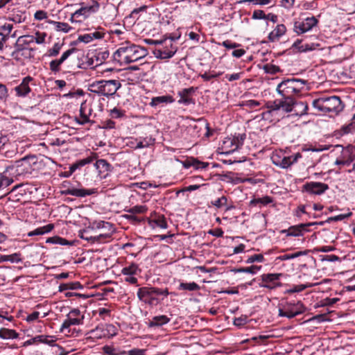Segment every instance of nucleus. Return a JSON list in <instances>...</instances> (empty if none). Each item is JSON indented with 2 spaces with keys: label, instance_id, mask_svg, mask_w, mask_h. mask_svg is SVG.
Instances as JSON below:
<instances>
[{
  "label": "nucleus",
  "instance_id": "f257e3e1",
  "mask_svg": "<svg viewBox=\"0 0 355 355\" xmlns=\"http://www.w3.org/2000/svg\"><path fill=\"white\" fill-rule=\"evenodd\" d=\"M147 55L145 48L135 44H127L125 46L119 47L114 53L113 58L115 61L123 64H130L136 62Z\"/></svg>",
  "mask_w": 355,
  "mask_h": 355
},
{
  "label": "nucleus",
  "instance_id": "f03ea898",
  "mask_svg": "<svg viewBox=\"0 0 355 355\" xmlns=\"http://www.w3.org/2000/svg\"><path fill=\"white\" fill-rule=\"evenodd\" d=\"M306 81L298 78H287L279 83L276 92L282 97H293L300 94L306 85Z\"/></svg>",
  "mask_w": 355,
  "mask_h": 355
},
{
  "label": "nucleus",
  "instance_id": "7ed1b4c3",
  "mask_svg": "<svg viewBox=\"0 0 355 355\" xmlns=\"http://www.w3.org/2000/svg\"><path fill=\"white\" fill-rule=\"evenodd\" d=\"M314 108L322 112H336L343 110V105L338 96H331L329 97H320L312 102Z\"/></svg>",
  "mask_w": 355,
  "mask_h": 355
},
{
  "label": "nucleus",
  "instance_id": "20e7f679",
  "mask_svg": "<svg viewBox=\"0 0 355 355\" xmlns=\"http://www.w3.org/2000/svg\"><path fill=\"white\" fill-rule=\"evenodd\" d=\"M173 37L164 38L163 45L156 48L153 53L155 56L159 59H168L172 58L177 51V47L173 44Z\"/></svg>",
  "mask_w": 355,
  "mask_h": 355
},
{
  "label": "nucleus",
  "instance_id": "39448f33",
  "mask_svg": "<svg viewBox=\"0 0 355 355\" xmlns=\"http://www.w3.org/2000/svg\"><path fill=\"white\" fill-rule=\"evenodd\" d=\"M155 291L156 287H141L138 289L137 297L145 304L150 306L157 305L159 300Z\"/></svg>",
  "mask_w": 355,
  "mask_h": 355
},
{
  "label": "nucleus",
  "instance_id": "423d86ee",
  "mask_svg": "<svg viewBox=\"0 0 355 355\" xmlns=\"http://www.w3.org/2000/svg\"><path fill=\"white\" fill-rule=\"evenodd\" d=\"M282 275V273L263 274L261 276V282L259 284V286L270 290L280 287L282 284L279 280Z\"/></svg>",
  "mask_w": 355,
  "mask_h": 355
},
{
  "label": "nucleus",
  "instance_id": "0eeeda50",
  "mask_svg": "<svg viewBox=\"0 0 355 355\" xmlns=\"http://www.w3.org/2000/svg\"><path fill=\"white\" fill-rule=\"evenodd\" d=\"M329 185L320 182H309L302 187V191L311 195L320 196L329 189Z\"/></svg>",
  "mask_w": 355,
  "mask_h": 355
},
{
  "label": "nucleus",
  "instance_id": "6e6552de",
  "mask_svg": "<svg viewBox=\"0 0 355 355\" xmlns=\"http://www.w3.org/2000/svg\"><path fill=\"white\" fill-rule=\"evenodd\" d=\"M324 222L320 223H301L297 225H293L290 227L287 230H282V233L286 234L288 236H300L303 235L304 232H308V227L314 225H323Z\"/></svg>",
  "mask_w": 355,
  "mask_h": 355
},
{
  "label": "nucleus",
  "instance_id": "1a4fd4ad",
  "mask_svg": "<svg viewBox=\"0 0 355 355\" xmlns=\"http://www.w3.org/2000/svg\"><path fill=\"white\" fill-rule=\"evenodd\" d=\"M318 21L315 17H307L302 22H295L294 24V31L298 34L304 33L313 28L317 25Z\"/></svg>",
  "mask_w": 355,
  "mask_h": 355
},
{
  "label": "nucleus",
  "instance_id": "9d476101",
  "mask_svg": "<svg viewBox=\"0 0 355 355\" xmlns=\"http://www.w3.org/2000/svg\"><path fill=\"white\" fill-rule=\"evenodd\" d=\"M103 96L109 97L114 96L118 89L121 87V84L116 80H101Z\"/></svg>",
  "mask_w": 355,
  "mask_h": 355
},
{
  "label": "nucleus",
  "instance_id": "9b49d317",
  "mask_svg": "<svg viewBox=\"0 0 355 355\" xmlns=\"http://www.w3.org/2000/svg\"><path fill=\"white\" fill-rule=\"evenodd\" d=\"M31 161L35 163V156H26L15 162V166L17 168V175H19L30 173L31 169Z\"/></svg>",
  "mask_w": 355,
  "mask_h": 355
},
{
  "label": "nucleus",
  "instance_id": "f8f14e48",
  "mask_svg": "<svg viewBox=\"0 0 355 355\" xmlns=\"http://www.w3.org/2000/svg\"><path fill=\"white\" fill-rule=\"evenodd\" d=\"M31 51H33V49L24 46L16 41L15 44V50L12 52L11 56L16 60H19L21 57L26 58L32 57Z\"/></svg>",
  "mask_w": 355,
  "mask_h": 355
},
{
  "label": "nucleus",
  "instance_id": "ddd939ff",
  "mask_svg": "<svg viewBox=\"0 0 355 355\" xmlns=\"http://www.w3.org/2000/svg\"><path fill=\"white\" fill-rule=\"evenodd\" d=\"M33 80V78L31 76L25 77L21 83L17 87H15L14 90L16 92V95L19 97H25L31 92V89L29 86V83Z\"/></svg>",
  "mask_w": 355,
  "mask_h": 355
},
{
  "label": "nucleus",
  "instance_id": "4468645a",
  "mask_svg": "<svg viewBox=\"0 0 355 355\" xmlns=\"http://www.w3.org/2000/svg\"><path fill=\"white\" fill-rule=\"evenodd\" d=\"M99 7V3L96 1H93L92 6L81 7L73 12V16H83V19H85L91 13L98 11Z\"/></svg>",
  "mask_w": 355,
  "mask_h": 355
},
{
  "label": "nucleus",
  "instance_id": "2eb2a0df",
  "mask_svg": "<svg viewBox=\"0 0 355 355\" xmlns=\"http://www.w3.org/2000/svg\"><path fill=\"white\" fill-rule=\"evenodd\" d=\"M195 92V88L191 87L189 88H185L178 92V95L180 97L178 101V103L188 105L191 103H194L193 98L189 97V95Z\"/></svg>",
  "mask_w": 355,
  "mask_h": 355
},
{
  "label": "nucleus",
  "instance_id": "dca6fc26",
  "mask_svg": "<svg viewBox=\"0 0 355 355\" xmlns=\"http://www.w3.org/2000/svg\"><path fill=\"white\" fill-rule=\"evenodd\" d=\"M83 319V315H82L80 318H73L71 316H69V314H67L66 320H64L60 327V332H64L67 329H69V327L72 325H79L82 324Z\"/></svg>",
  "mask_w": 355,
  "mask_h": 355
},
{
  "label": "nucleus",
  "instance_id": "f3484780",
  "mask_svg": "<svg viewBox=\"0 0 355 355\" xmlns=\"http://www.w3.org/2000/svg\"><path fill=\"white\" fill-rule=\"evenodd\" d=\"M55 340L51 336L45 335H39L32 338L24 343V345H30L34 343H41L48 344L49 345H54Z\"/></svg>",
  "mask_w": 355,
  "mask_h": 355
},
{
  "label": "nucleus",
  "instance_id": "a211bd4d",
  "mask_svg": "<svg viewBox=\"0 0 355 355\" xmlns=\"http://www.w3.org/2000/svg\"><path fill=\"white\" fill-rule=\"evenodd\" d=\"M28 184H19L15 186L11 191L9 192V199H11L13 201H19L20 200V196H23L26 194V189L24 187L27 186Z\"/></svg>",
  "mask_w": 355,
  "mask_h": 355
},
{
  "label": "nucleus",
  "instance_id": "6ab92c4d",
  "mask_svg": "<svg viewBox=\"0 0 355 355\" xmlns=\"http://www.w3.org/2000/svg\"><path fill=\"white\" fill-rule=\"evenodd\" d=\"M97 157V155L96 153H92V155L85 159L78 160L75 163L72 164L69 166V174H73V173L75 172L76 170L78 168H80L85 165L89 164L92 162L94 159H96Z\"/></svg>",
  "mask_w": 355,
  "mask_h": 355
},
{
  "label": "nucleus",
  "instance_id": "aec40b11",
  "mask_svg": "<svg viewBox=\"0 0 355 355\" xmlns=\"http://www.w3.org/2000/svg\"><path fill=\"white\" fill-rule=\"evenodd\" d=\"M174 102V98L172 96L165 95L155 96L151 98L149 103L152 107L162 106L164 104L171 103Z\"/></svg>",
  "mask_w": 355,
  "mask_h": 355
},
{
  "label": "nucleus",
  "instance_id": "412c9836",
  "mask_svg": "<svg viewBox=\"0 0 355 355\" xmlns=\"http://www.w3.org/2000/svg\"><path fill=\"white\" fill-rule=\"evenodd\" d=\"M295 99L293 97H282L279 99L280 110L285 112H291L293 110Z\"/></svg>",
  "mask_w": 355,
  "mask_h": 355
},
{
  "label": "nucleus",
  "instance_id": "4be33fe9",
  "mask_svg": "<svg viewBox=\"0 0 355 355\" xmlns=\"http://www.w3.org/2000/svg\"><path fill=\"white\" fill-rule=\"evenodd\" d=\"M245 138H246V135L245 133L235 134L233 136V137L232 138L233 142L234 143V148H233L232 149H230L229 150H227L224 153L225 154H230V153L234 152L235 150H238L239 148H240L243 145V142H244Z\"/></svg>",
  "mask_w": 355,
  "mask_h": 355
},
{
  "label": "nucleus",
  "instance_id": "5701e85b",
  "mask_svg": "<svg viewBox=\"0 0 355 355\" xmlns=\"http://www.w3.org/2000/svg\"><path fill=\"white\" fill-rule=\"evenodd\" d=\"M87 103L86 102H83L80 105V116L81 119H76V122L80 125H84L88 122H89V116L91 114L92 110L89 109V114L86 113V109H87Z\"/></svg>",
  "mask_w": 355,
  "mask_h": 355
},
{
  "label": "nucleus",
  "instance_id": "b1692460",
  "mask_svg": "<svg viewBox=\"0 0 355 355\" xmlns=\"http://www.w3.org/2000/svg\"><path fill=\"white\" fill-rule=\"evenodd\" d=\"M103 352L104 355H125L126 351L119 347H116L114 345H105L103 347Z\"/></svg>",
  "mask_w": 355,
  "mask_h": 355
},
{
  "label": "nucleus",
  "instance_id": "393cba45",
  "mask_svg": "<svg viewBox=\"0 0 355 355\" xmlns=\"http://www.w3.org/2000/svg\"><path fill=\"white\" fill-rule=\"evenodd\" d=\"M54 228V225L52 223H49L46 225L40 227L36 228L35 230L29 232L27 235L29 237H32L34 236L43 235L44 234H47L51 232Z\"/></svg>",
  "mask_w": 355,
  "mask_h": 355
},
{
  "label": "nucleus",
  "instance_id": "a878e982",
  "mask_svg": "<svg viewBox=\"0 0 355 355\" xmlns=\"http://www.w3.org/2000/svg\"><path fill=\"white\" fill-rule=\"evenodd\" d=\"M170 318L166 315H162L155 316L152 318V320L148 323V327H161L165 324L169 322Z\"/></svg>",
  "mask_w": 355,
  "mask_h": 355
},
{
  "label": "nucleus",
  "instance_id": "bb28decb",
  "mask_svg": "<svg viewBox=\"0 0 355 355\" xmlns=\"http://www.w3.org/2000/svg\"><path fill=\"white\" fill-rule=\"evenodd\" d=\"M309 109L308 103L306 102H296L295 101V105L293 107V111L295 114L298 116H302L307 113Z\"/></svg>",
  "mask_w": 355,
  "mask_h": 355
},
{
  "label": "nucleus",
  "instance_id": "cd10ccee",
  "mask_svg": "<svg viewBox=\"0 0 355 355\" xmlns=\"http://www.w3.org/2000/svg\"><path fill=\"white\" fill-rule=\"evenodd\" d=\"M114 232V227H111V230H105L104 232L99 234L98 236H93V243H102L105 240L111 238Z\"/></svg>",
  "mask_w": 355,
  "mask_h": 355
},
{
  "label": "nucleus",
  "instance_id": "c85d7f7f",
  "mask_svg": "<svg viewBox=\"0 0 355 355\" xmlns=\"http://www.w3.org/2000/svg\"><path fill=\"white\" fill-rule=\"evenodd\" d=\"M46 243L51 244H58L61 245H71L73 244L72 241H69L66 239L62 238L59 236H54L52 237H49L46 240Z\"/></svg>",
  "mask_w": 355,
  "mask_h": 355
},
{
  "label": "nucleus",
  "instance_id": "c756f323",
  "mask_svg": "<svg viewBox=\"0 0 355 355\" xmlns=\"http://www.w3.org/2000/svg\"><path fill=\"white\" fill-rule=\"evenodd\" d=\"M19 334L13 329L1 328L0 329V338L2 339H15Z\"/></svg>",
  "mask_w": 355,
  "mask_h": 355
},
{
  "label": "nucleus",
  "instance_id": "7c9ffc66",
  "mask_svg": "<svg viewBox=\"0 0 355 355\" xmlns=\"http://www.w3.org/2000/svg\"><path fill=\"white\" fill-rule=\"evenodd\" d=\"M83 288V286L78 282L61 284L59 286V291L62 292L67 290H78Z\"/></svg>",
  "mask_w": 355,
  "mask_h": 355
},
{
  "label": "nucleus",
  "instance_id": "2f4dec72",
  "mask_svg": "<svg viewBox=\"0 0 355 355\" xmlns=\"http://www.w3.org/2000/svg\"><path fill=\"white\" fill-rule=\"evenodd\" d=\"M200 288V286L196 282H181L178 286V290L195 291H198Z\"/></svg>",
  "mask_w": 355,
  "mask_h": 355
},
{
  "label": "nucleus",
  "instance_id": "473e14b6",
  "mask_svg": "<svg viewBox=\"0 0 355 355\" xmlns=\"http://www.w3.org/2000/svg\"><path fill=\"white\" fill-rule=\"evenodd\" d=\"M49 23L55 26V28L58 31H62L64 33H69L71 30V27L67 23L49 21Z\"/></svg>",
  "mask_w": 355,
  "mask_h": 355
},
{
  "label": "nucleus",
  "instance_id": "72a5a7b5",
  "mask_svg": "<svg viewBox=\"0 0 355 355\" xmlns=\"http://www.w3.org/2000/svg\"><path fill=\"white\" fill-rule=\"evenodd\" d=\"M89 90L92 93L98 94V96H103L101 80L94 81L91 83L89 86Z\"/></svg>",
  "mask_w": 355,
  "mask_h": 355
},
{
  "label": "nucleus",
  "instance_id": "f704fd0d",
  "mask_svg": "<svg viewBox=\"0 0 355 355\" xmlns=\"http://www.w3.org/2000/svg\"><path fill=\"white\" fill-rule=\"evenodd\" d=\"M93 193L94 192L89 189L71 188V196L76 197H85Z\"/></svg>",
  "mask_w": 355,
  "mask_h": 355
},
{
  "label": "nucleus",
  "instance_id": "c9c22d12",
  "mask_svg": "<svg viewBox=\"0 0 355 355\" xmlns=\"http://www.w3.org/2000/svg\"><path fill=\"white\" fill-rule=\"evenodd\" d=\"M227 204V198L225 196H223L215 200H211L210 202V205H208V206L210 207V205H212L215 207L216 209H220L223 206H226Z\"/></svg>",
  "mask_w": 355,
  "mask_h": 355
},
{
  "label": "nucleus",
  "instance_id": "e433bc0d",
  "mask_svg": "<svg viewBox=\"0 0 355 355\" xmlns=\"http://www.w3.org/2000/svg\"><path fill=\"white\" fill-rule=\"evenodd\" d=\"M111 227H113V225L109 222H105L103 220H95L92 223V227L96 229H103V230H111Z\"/></svg>",
  "mask_w": 355,
  "mask_h": 355
},
{
  "label": "nucleus",
  "instance_id": "4c0bfd02",
  "mask_svg": "<svg viewBox=\"0 0 355 355\" xmlns=\"http://www.w3.org/2000/svg\"><path fill=\"white\" fill-rule=\"evenodd\" d=\"M64 61L60 58L59 59L53 60L50 62L49 63V68L50 70L52 72L57 73L60 71V65L64 62Z\"/></svg>",
  "mask_w": 355,
  "mask_h": 355
},
{
  "label": "nucleus",
  "instance_id": "58836bf2",
  "mask_svg": "<svg viewBox=\"0 0 355 355\" xmlns=\"http://www.w3.org/2000/svg\"><path fill=\"white\" fill-rule=\"evenodd\" d=\"M139 270L138 266L135 263H131L122 269V274L124 275H134Z\"/></svg>",
  "mask_w": 355,
  "mask_h": 355
},
{
  "label": "nucleus",
  "instance_id": "ea45409f",
  "mask_svg": "<svg viewBox=\"0 0 355 355\" xmlns=\"http://www.w3.org/2000/svg\"><path fill=\"white\" fill-rule=\"evenodd\" d=\"M306 254V251H299V252H295L293 254H285L281 255L277 257V259H279L281 261H286V260L292 259L299 257H300L302 255H304Z\"/></svg>",
  "mask_w": 355,
  "mask_h": 355
},
{
  "label": "nucleus",
  "instance_id": "a19ab883",
  "mask_svg": "<svg viewBox=\"0 0 355 355\" xmlns=\"http://www.w3.org/2000/svg\"><path fill=\"white\" fill-rule=\"evenodd\" d=\"M147 210L148 208L146 205H136L128 209H126L125 211L132 214H137L146 213Z\"/></svg>",
  "mask_w": 355,
  "mask_h": 355
},
{
  "label": "nucleus",
  "instance_id": "79ce46f5",
  "mask_svg": "<svg viewBox=\"0 0 355 355\" xmlns=\"http://www.w3.org/2000/svg\"><path fill=\"white\" fill-rule=\"evenodd\" d=\"M34 35H26L19 37L18 39L17 40V42H19L24 46H28L30 44L34 42Z\"/></svg>",
  "mask_w": 355,
  "mask_h": 355
},
{
  "label": "nucleus",
  "instance_id": "37998d69",
  "mask_svg": "<svg viewBox=\"0 0 355 355\" xmlns=\"http://www.w3.org/2000/svg\"><path fill=\"white\" fill-rule=\"evenodd\" d=\"M261 268V266H252L250 267H246V268H240L235 270L236 272H246V273H250V274H255L258 270H259Z\"/></svg>",
  "mask_w": 355,
  "mask_h": 355
},
{
  "label": "nucleus",
  "instance_id": "c03bdc74",
  "mask_svg": "<svg viewBox=\"0 0 355 355\" xmlns=\"http://www.w3.org/2000/svg\"><path fill=\"white\" fill-rule=\"evenodd\" d=\"M62 46V44L59 42H56L53 44V47L49 49L47 51V55L49 57H55L57 56Z\"/></svg>",
  "mask_w": 355,
  "mask_h": 355
},
{
  "label": "nucleus",
  "instance_id": "a18cd8bd",
  "mask_svg": "<svg viewBox=\"0 0 355 355\" xmlns=\"http://www.w3.org/2000/svg\"><path fill=\"white\" fill-rule=\"evenodd\" d=\"M291 302H287L284 306V309H286V318H293L296 315L300 314V311H297L295 309H290Z\"/></svg>",
  "mask_w": 355,
  "mask_h": 355
},
{
  "label": "nucleus",
  "instance_id": "49530a36",
  "mask_svg": "<svg viewBox=\"0 0 355 355\" xmlns=\"http://www.w3.org/2000/svg\"><path fill=\"white\" fill-rule=\"evenodd\" d=\"M309 286L306 285V284L294 285L291 288L286 290L285 291V293L291 294V293H299V292L304 291Z\"/></svg>",
  "mask_w": 355,
  "mask_h": 355
},
{
  "label": "nucleus",
  "instance_id": "de8ad7c7",
  "mask_svg": "<svg viewBox=\"0 0 355 355\" xmlns=\"http://www.w3.org/2000/svg\"><path fill=\"white\" fill-rule=\"evenodd\" d=\"M264 71L267 73L275 74L280 71V69L278 66L272 64H266L263 67Z\"/></svg>",
  "mask_w": 355,
  "mask_h": 355
},
{
  "label": "nucleus",
  "instance_id": "09e8293b",
  "mask_svg": "<svg viewBox=\"0 0 355 355\" xmlns=\"http://www.w3.org/2000/svg\"><path fill=\"white\" fill-rule=\"evenodd\" d=\"M94 166L100 171L101 170L108 171L110 166L109 163L105 159H98Z\"/></svg>",
  "mask_w": 355,
  "mask_h": 355
},
{
  "label": "nucleus",
  "instance_id": "8fccbe9b",
  "mask_svg": "<svg viewBox=\"0 0 355 355\" xmlns=\"http://www.w3.org/2000/svg\"><path fill=\"white\" fill-rule=\"evenodd\" d=\"M265 261V259L261 254H254L248 257L246 260L247 263H252L254 262L262 263Z\"/></svg>",
  "mask_w": 355,
  "mask_h": 355
},
{
  "label": "nucleus",
  "instance_id": "3c124183",
  "mask_svg": "<svg viewBox=\"0 0 355 355\" xmlns=\"http://www.w3.org/2000/svg\"><path fill=\"white\" fill-rule=\"evenodd\" d=\"M13 28V24L6 23L0 27V33L7 37H10V34Z\"/></svg>",
  "mask_w": 355,
  "mask_h": 355
},
{
  "label": "nucleus",
  "instance_id": "603ef678",
  "mask_svg": "<svg viewBox=\"0 0 355 355\" xmlns=\"http://www.w3.org/2000/svg\"><path fill=\"white\" fill-rule=\"evenodd\" d=\"M266 107H267V108H268L270 110H269L270 112L272 111L279 110H280L279 99H276L273 101L268 102L266 103Z\"/></svg>",
  "mask_w": 355,
  "mask_h": 355
},
{
  "label": "nucleus",
  "instance_id": "864d4df0",
  "mask_svg": "<svg viewBox=\"0 0 355 355\" xmlns=\"http://www.w3.org/2000/svg\"><path fill=\"white\" fill-rule=\"evenodd\" d=\"M352 215V212H348L347 214H339L338 216H332V217H329L326 222H330V221H339V220H343L345 218H349V216H351Z\"/></svg>",
  "mask_w": 355,
  "mask_h": 355
},
{
  "label": "nucleus",
  "instance_id": "5fc2aeb1",
  "mask_svg": "<svg viewBox=\"0 0 355 355\" xmlns=\"http://www.w3.org/2000/svg\"><path fill=\"white\" fill-rule=\"evenodd\" d=\"M154 141V139H152L150 138L144 139L143 141H138L136 144L135 148H144L148 147L150 145L153 144Z\"/></svg>",
  "mask_w": 355,
  "mask_h": 355
},
{
  "label": "nucleus",
  "instance_id": "6e6d98bb",
  "mask_svg": "<svg viewBox=\"0 0 355 355\" xmlns=\"http://www.w3.org/2000/svg\"><path fill=\"white\" fill-rule=\"evenodd\" d=\"M280 164L279 167L282 168H288L293 164L290 156H282Z\"/></svg>",
  "mask_w": 355,
  "mask_h": 355
},
{
  "label": "nucleus",
  "instance_id": "4d7b16f0",
  "mask_svg": "<svg viewBox=\"0 0 355 355\" xmlns=\"http://www.w3.org/2000/svg\"><path fill=\"white\" fill-rule=\"evenodd\" d=\"M344 149H345V155L350 159L355 160V146L348 145L344 147Z\"/></svg>",
  "mask_w": 355,
  "mask_h": 355
},
{
  "label": "nucleus",
  "instance_id": "13d9d810",
  "mask_svg": "<svg viewBox=\"0 0 355 355\" xmlns=\"http://www.w3.org/2000/svg\"><path fill=\"white\" fill-rule=\"evenodd\" d=\"M6 261H10L11 263H19L22 261V259L20 258V254L19 253L6 255Z\"/></svg>",
  "mask_w": 355,
  "mask_h": 355
},
{
  "label": "nucleus",
  "instance_id": "bf43d9fd",
  "mask_svg": "<svg viewBox=\"0 0 355 355\" xmlns=\"http://www.w3.org/2000/svg\"><path fill=\"white\" fill-rule=\"evenodd\" d=\"M146 349H139V348H133L128 351H126L127 355H146Z\"/></svg>",
  "mask_w": 355,
  "mask_h": 355
},
{
  "label": "nucleus",
  "instance_id": "052dcab7",
  "mask_svg": "<svg viewBox=\"0 0 355 355\" xmlns=\"http://www.w3.org/2000/svg\"><path fill=\"white\" fill-rule=\"evenodd\" d=\"M154 223L157 225V226L162 229H166L168 227L167 223L163 216H158L156 219L154 220Z\"/></svg>",
  "mask_w": 355,
  "mask_h": 355
},
{
  "label": "nucleus",
  "instance_id": "680f3d73",
  "mask_svg": "<svg viewBox=\"0 0 355 355\" xmlns=\"http://www.w3.org/2000/svg\"><path fill=\"white\" fill-rule=\"evenodd\" d=\"M248 321V317L246 315H241V317L236 318L234 320V324L236 327H242Z\"/></svg>",
  "mask_w": 355,
  "mask_h": 355
},
{
  "label": "nucleus",
  "instance_id": "e2e57ef3",
  "mask_svg": "<svg viewBox=\"0 0 355 355\" xmlns=\"http://www.w3.org/2000/svg\"><path fill=\"white\" fill-rule=\"evenodd\" d=\"M252 18L253 19H265L266 18V15L262 10H255L252 13Z\"/></svg>",
  "mask_w": 355,
  "mask_h": 355
},
{
  "label": "nucleus",
  "instance_id": "0e129e2a",
  "mask_svg": "<svg viewBox=\"0 0 355 355\" xmlns=\"http://www.w3.org/2000/svg\"><path fill=\"white\" fill-rule=\"evenodd\" d=\"M273 31L276 35L280 37L285 34L286 28L284 24H278Z\"/></svg>",
  "mask_w": 355,
  "mask_h": 355
},
{
  "label": "nucleus",
  "instance_id": "69168bd1",
  "mask_svg": "<svg viewBox=\"0 0 355 355\" xmlns=\"http://www.w3.org/2000/svg\"><path fill=\"white\" fill-rule=\"evenodd\" d=\"M46 36V34L45 33H40L37 31L35 33L34 42H35L38 44H43L45 41Z\"/></svg>",
  "mask_w": 355,
  "mask_h": 355
},
{
  "label": "nucleus",
  "instance_id": "338daca9",
  "mask_svg": "<svg viewBox=\"0 0 355 355\" xmlns=\"http://www.w3.org/2000/svg\"><path fill=\"white\" fill-rule=\"evenodd\" d=\"M193 167L195 169L205 168L209 166V163L200 162L195 158H193Z\"/></svg>",
  "mask_w": 355,
  "mask_h": 355
},
{
  "label": "nucleus",
  "instance_id": "774afa93",
  "mask_svg": "<svg viewBox=\"0 0 355 355\" xmlns=\"http://www.w3.org/2000/svg\"><path fill=\"white\" fill-rule=\"evenodd\" d=\"M339 300L338 298H329L327 297L321 302V306H332Z\"/></svg>",
  "mask_w": 355,
  "mask_h": 355
}]
</instances>
